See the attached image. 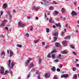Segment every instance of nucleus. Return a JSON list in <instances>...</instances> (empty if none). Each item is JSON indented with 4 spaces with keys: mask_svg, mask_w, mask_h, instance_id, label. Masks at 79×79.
<instances>
[{
    "mask_svg": "<svg viewBox=\"0 0 79 79\" xmlns=\"http://www.w3.org/2000/svg\"><path fill=\"white\" fill-rule=\"evenodd\" d=\"M71 38V36L69 35H68V36H65L64 39H69L70 40V39Z\"/></svg>",
    "mask_w": 79,
    "mask_h": 79,
    "instance_id": "18",
    "label": "nucleus"
},
{
    "mask_svg": "<svg viewBox=\"0 0 79 79\" xmlns=\"http://www.w3.org/2000/svg\"><path fill=\"white\" fill-rule=\"evenodd\" d=\"M34 64L33 63H31L30 64V66H29L30 69L32 68H34Z\"/></svg>",
    "mask_w": 79,
    "mask_h": 79,
    "instance_id": "17",
    "label": "nucleus"
},
{
    "mask_svg": "<svg viewBox=\"0 0 79 79\" xmlns=\"http://www.w3.org/2000/svg\"><path fill=\"white\" fill-rule=\"evenodd\" d=\"M55 45L56 47H60L61 46V45L60 44V43L57 42H56L55 43Z\"/></svg>",
    "mask_w": 79,
    "mask_h": 79,
    "instance_id": "10",
    "label": "nucleus"
},
{
    "mask_svg": "<svg viewBox=\"0 0 79 79\" xmlns=\"http://www.w3.org/2000/svg\"><path fill=\"white\" fill-rule=\"evenodd\" d=\"M48 47V46H46L45 47V48H47Z\"/></svg>",
    "mask_w": 79,
    "mask_h": 79,
    "instance_id": "61",
    "label": "nucleus"
},
{
    "mask_svg": "<svg viewBox=\"0 0 79 79\" xmlns=\"http://www.w3.org/2000/svg\"><path fill=\"white\" fill-rule=\"evenodd\" d=\"M1 70H0L1 71V73L2 74H4V71H5V68L4 67H3V66H2L1 67Z\"/></svg>",
    "mask_w": 79,
    "mask_h": 79,
    "instance_id": "7",
    "label": "nucleus"
},
{
    "mask_svg": "<svg viewBox=\"0 0 79 79\" xmlns=\"http://www.w3.org/2000/svg\"><path fill=\"white\" fill-rule=\"evenodd\" d=\"M28 59H29V60L30 61H31V60H32V59L30 57H29L28 58Z\"/></svg>",
    "mask_w": 79,
    "mask_h": 79,
    "instance_id": "52",
    "label": "nucleus"
},
{
    "mask_svg": "<svg viewBox=\"0 0 79 79\" xmlns=\"http://www.w3.org/2000/svg\"><path fill=\"white\" fill-rule=\"evenodd\" d=\"M32 9L33 10H34L35 9V10H36V7H35V6H33L32 7Z\"/></svg>",
    "mask_w": 79,
    "mask_h": 79,
    "instance_id": "47",
    "label": "nucleus"
},
{
    "mask_svg": "<svg viewBox=\"0 0 79 79\" xmlns=\"http://www.w3.org/2000/svg\"><path fill=\"white\" fill-rule=\"evenodd\" d=\"M53 36H54V42H55L56 41V40H57V39H58L57 37H58V32L57 31L55 32L54 34H53Z\"/></svg>",
    "mask_w": 79,
    "mask_h": 79,
    "instance_id": "2",
    "label": "nucleus"
},
{
    "mask_svg": "<svg viewBox=\"0 0 79 79\" xmlns=\"http://www.w3.org/2000/svg\"><path fill=\"white\" fill-rule=\"evenodd\" d=\"M8 73V70L6 71L5 73L4 74V75H6V74Z\"/></svg>",
    "mask_w": 79,
    "mask_h": 79,
    "instance_id": "39",
    "label": "nucleus"
},
{
    "mask_svg": "<svg viewBox=\"0 0 79 79\" xmlns=\"http://www.w3.org/2000/svg\"><path fill=\"white\" fill-rule=\"evenodd\" d=\"M30 62V60H27L25 62V64L26 66H28L29 65V63Z\"/></svg>",
    "mask_w": 79,
    "mask_h": 79,
    "instance_id": "15",
    "label": "nucleus"
},
{
    "mask_svg": "<svg viewBox=\"0 0 79 79\" xmlns=\"http://www.w3.org/2000/svg\"><path fill=\"white\" fill-rule=\"evenodd\" d=\"M42 45L43 46L45 45V42H42Z\"/></svg>",
    "mask_w": 79,
    "mask_h": 79,
    "instance_id": "51",
    "label": "nucleus"
},
{
    "mask_svg": "<svg viewBox=\"0 0 79 79\" xmlns=\"http://www.w3.org/2000/svg\"><path fill=\"white\" fill-rule=\"evenodd\" d=\"M7 13L9 15H11V10L8 11Z\"/></svg>",
    "mask_w": 79,
    "mask_h": 79,
    "instance_id": "38",
    "label": "nucleus"
},
{
    "mask_svg": "<svg viewBox=\"0 0 79 79\" xmlns=\"http://www.w3.org/2000/svg\"><path fill=\"white\" fill-rule=\"evenodd\" d=\"M5 29H6V30H7V32H9V31H8V27H6L5 28Z\"/></svg>",
    "mask_w": 79,
    "mask_h": 79,
    "instance_id": "45",
    "label": "nucleus"
},
{
    "mask_svg": "<svg viewBox=\"0 0 79 79\" xmlns=\"http://www.w3.org/2000/svg\"><path fill=\"white\" fill-rule=\"evenodd\" d=\"M56 52V49H54L52 51L51 53L49 52L48 55H47V57L48 58H51V54H52L53 53H55Z\"/></svg>",
    "mask_w": 79,
    "mask_h": 79,
    "instance_id": "3",
    "label": "nucleus"
},
{
    "mask_svg": "<svg viewBox=\"0 0 79 79\" xmlns=\"http://www.w3.org/2000/svg\"><path fill=\"white\" fill-rule=\"evenodd\" d=\"M16 46L17 47H19V48H21L23 47V46H22L21 44H17Z\"/></svg>",
    "mask_w": 79,
    "mask_h": 79,
    "instance_id": "27",
    "label": "nucleus"
},
{
    "mask_svg": "<svg viewBox=\"0 0 79 79\" xmlns=\"http://www.w3.org/2000/svg\"><path fill=\"white\" fill-rule=\"evenodd\" d=\"M30 31H33V28H32V27L31 28H30Z\"/></svg>",
    "mask_w": 79,
    "mask_h": 79,
    "instance_id": "54",
    "label": "nucleus"
},
{
    "mask_svg": "<svg viewBox=\"0 0 79 79\" xmlns=\"http://www.w3.org/2000/svg\"><path fill=\"white\" fill-rule=\"evenodd\" d=\"M77 3V2H74V5H76Z\"/></svg>",
    "mask_w": 79,
    "mask_h": 79,
    "instance_id": "64",
    "label": "nucleus"
},
{
    "mask_svg": "<svg viewBox=\"0 0 79 79\" xmlns=\"http://www.w3.org/2000/svg\"><path fill=\"white\" fill-rule=\"evenodd\" d=\"M38 79H40V75L38 77Z\"/></svg>",
    "mask_w": 79,
    "mask_h": 79,
    "instance_id": "58",
    "label": "nucleus"
},
{
    "mask_svg": "<svg viewBox=\"0 0 79 79\" xmlns=\"http://www.w3.org/2000/svg\"><path fill=\"white\" fill-rule=\"evenodd\" d=\"M57 71L58 72H60L61 71V69L59 68H57Z\"/></svg>",
    "mask_w": 79,
    "mask_h": 79,
    "instance_id": "48",
    "label": "nucleus"
},
{
    "mask_svg": "<svg viewBox=\"0 0 79 79\" xmlns=\"http://www.w3.org/2000/svg\"><path fill=\"white\" fill-rule=\"evenodd\" d=\"M54 4H55V5H56V4H57V2L55 1H54Z\"/></svg>",
    "mask_w": 79,
    "mask_h": 79,
    "instance_id": "53",
    "label": "nucleus"
},
{
    "mask_svg": "<svg viewBox=\"0 0 79 79\" xmlns=\"http://www.w3.org/2000/svg\"><path fill=\"white\" fill-rule=\"evenodd\" d=\"M39 40H35L34 41V42L35 44H37L38 42H39Z\"/></svg>",
    "mask_w": 79,
    "mask_h": 79,
    "instance_id": "28",
    "label": "nucleus"
},
{
    "mask_svg": "<svg viewBox=\"0 0 79 79\" xmlns=\"http://www.w3.org/2000/svg\"><path fill=\"white\" fill-rule=\"evenodd\" d=\"M13 13H16V10H13Z\"/></svg>",
    "mask_w": 79,
    "mask_h": 79,
    "instance_id": "59",
    "label": "nucleus"
},
{
    "mask_svg": "<svg viewBox=\"0 0 79 79\" xmlns=\"http://www.w3.org/2000/svg\"><path fill=\"white\" fill-rule=\"evenodd\" d=\"M67 53H68V52H67L66 51H64L62 52V54H64V55H66Z\"/></svg>",
    "mask_w": 79,
    "mask_h": 79,
    "instance_id": "23",
    "label": "nucleus"
},
{
    "mask_svg": "<svg viewBox=\"0 0 79 79\" xmlns=\"http://www.w3.org/2000/svg\"><path fill=\"white\" fill-rule=\"evenodd\" d=\"M60 77L61 78H63V77H64L65 78V74L62 75Z\"/></svg>",
    "mask_w": 79,
    "mask_h": 79,
    "instance_id": "40",
    "label": "nucleus"
},
{
    "mask_svg": "<svg viewBox=\"0 0 79 79\" xmlns=\"http://www.w3.org/2000/svg\"><path fill=\"white\" fill-rule=\"evenodd\" d=\"M35 70V69H34V68H33L32 69L30 73L31 72H32V71H34Z\"/></svg>",
    "mask_w": 79,
    "mask_h": 79,
    "instance_id": "49",
    "label": "nucleus"
},
{
    "mask_svg": "<svg viewBox=\"0 0 79 79\" xmlns=\"http://www.w3.org/2000/svg\"><path fill=\"white\" fill-rule=\"evenodd\" d=\"M77 15H78V13H77V12H76L74 11H73L71 14V15H72V16H77Z\"/></svg>",
    "mask_w": 79,
    "mask_h": 79,
    "instance_id": "8",
    "label": "nucleus"
},
{
    "mask_svg": "<svg viewBox=\"0 0 79 79\" xmlns=\"http://www.w3.org/2000/svg\"><path fill=\"white\" fill-rule=\"evenodd\" d=\"M73 77L75 79H76L77 78V75L76 74H75L73 76Z\"/></svg>",
    "mask_w": 79,
    "mask_h": 79,
    "instance_id": "26",
    "label": "nucleus"
},
{
    "mask_svg": "<svg viewBox=\"0 0 79 79\" xmlns=\"http://www.w3.org/2000/svg\"><path fill=\"white\" fill-rule=\"evenodd\" d=\"M6 20H5L3 21L1 25H0V27H3L4 26H5L6 24Z\"/></svg>",
    "mask_w": 79,
    "mask_h": 79,
    "instance_id": "5",
    "label": "nucleus"
},
{
    "mask_svg": "<svg viewBox=\"0 0 79 79\" xmlns=\"http://www.w3.org/2000/svg\"><path fill=\"white\" fill-rule=\"evenodd\" d=\"M70 47L71 48H72V49H75V48L74 47L73 45L71 44L70 45Z\"/></svg>",
    "mask_w": 79,
    "mask_h": 79,
    "instance_id": "33",
    "label": "nucleus"
},
{
    "mask_svg": "<svg viewBox=\"0 0 79 79\" xmlns=\"http://www.w3.org/2000/svg\"><path fill=\"white\" fill-rule=\"evenodd\" d=\"M7 5L6 4V3H4L3 5L2 6V8L4 9V8H6V7H7Z\"/></svg>",
    "mask_w": 79,
    "mask_h": 79,
    "instance_id": "21",
    "label": "nucleus"
},
{
    "mask_svg": "<svg viewBox=\"0 0 79 79\" xmlns=\"http://www.w3.org/2000/svg\"><path fill=\"white\" fill-rule=\"evenodd\" d=\"M31 72H30L28 76H27V79H28V78H29V77H30V76H31Z\"/></svg>",
    "mask_w": 79,
    "mask_h": 79,
    "instance_id": "34",
    "label": "nucleus"
},
{
    "mask_svg": "<svg viewBox=\"0 0 79 79\" xmlns=\"http://www.w3.org/2000/svg\"><path fill=\"white\" fill-rule=\"evenodd\" d=\"M52 57L53 59L55 58V54H53L52 55Z\"/></svg>",
    "mask_w": 79,
    "mask_h": 79,
    "instance_id": "31",
    "label": "nucleus"
},
{
    "mask_svg": "<svg viewBox=\"0 0 79 79\" xmlns=\"http://www.w3.org/2000/svg\"><path fill=\"white\" fill-rule=\"evenodd\" d=\"M43 2L44 5L45 6H48V5H49V3H48V2L47 0H43Z\"/></svg>",
    "mask_w": 79,
    "mask_h": 79,
    "instance_id": "4",
    "label": "nucleus"
},
{
    "mask_svg": "<svg viewBox=\"0 0 79 79\" xmlns=\"http://www.w3.org/2000/svg\"><path fill=\"white\" fill-rule=\"evenodd\" d=\"M69 77V75L68 74H65V78H67Z\"/></svg>",
    "mask_w": 79,
    "mask_h": 79,
    "instance_id": "36",
    "label": "nucleus"
},
{
    "mask_svg": "<svg viewBox=\"0 0 79 79\" xmlns=\"http://www.w3.org/2000/svg\"><path fill=\"white\" fill-rule=\"evenodd\" d=\"M45 77L46 78H47V77H50V73H46L45 75Z\"/></svg>",
    "mask_w": 79,
    "mask_h": 79,
    "instance_id": "13",
    "label": "nucleus"
},
{
    "mask_svg": "<svg viewBox=\"0 0 79 79\" xmlns=\"http://www.w3.org/2000/svg\"><path fill=\"white\" fill-rule=\"evenodd\" d=\"M60 35H61V36H63V32H62Z\"/></svg>",
    "mask_w": 79,
    "mask_h": 79,
    "instance_id": "55",
    "label": "nucleus"
},
{
    "mask_svg": "<svg viewBox=\"0 0 79 79\" xmlns=\"http://www.w3.org/2000/svg\"><path fill=\"white\" fill-rule=\"evenodd\" d=\"M67 41L66 40L63 41L62 42V44L64 47L67 46V44H66Z\"/></svg>",
    "mask_w": 79,
    "mask_h": 79,
    "instance_id": "11",
    "label": "nucleus"
},
{
    "mask_svg": "<svg viewBox=\"0 0 79 79\" xmlns=\"http://www.w3.org/2000/svg\"><path fill=\"white\" fill-rule=\"evenodd\" d=\"M59 67L60 68H62L63 67V65H62V64H60V65Z\"/></svg>",
    "mask_w": 79,
    "mask_h": 79,
    "instance_id": "50",
    "label": "nucleus"
},
{
    "mask_svg": "<svg viewBox=\"0 0 79 79\" xmlns=\"http://www.w3.org/2000/svg\"><path fill=\"white\" fill-rule=\"evenodd\" d=\"M53 14L54 16H56L57 15H58L59 14V12L56 10H55L54 11Z\"/></svg>",
    "mask_w": 79,
    "mask_h": 79,
    "instance_id": "14",
    "label": "nucleus"
},
{
    "mask_svg": "<svg viewBox=\"0 0 79 79\" xmlns=\"http://www.w3.org/2000/svg\"><path fill=\"white\" fill-rule=\"evenodd\" d=\"M3 14V11H1L0 12V18L1 17V16H2Z\"/></svg>",
    "mask_w": 79,
    "mask_h": 79,
    "instance_id": "37",
    "label": "nucleus"
},
{
    "mask_svg": "<svg viewBox=\"0 0 79 79\" xmlns=\"http://www.w3.org/2000/svg\"><path fill=\"white\" fill-rule=\"evenodd\" d=\"M54 62H55L56 63L57 62H58L59 61V60L58 59L55 60H54Z\"/></svg>",
    "mask_w": 79,
    "mask_h": 79,
    "instance_id": "46",
    "label": "nucleus"
},
{
    "mask_svg": "<svg viewBox=\"0 0 79 79\" xmlns=\"http://www.w3.org/2000/svg\"><path fill=\"white\" fill-rule=\"evenodd\" d=\"M40 7L39 6L36 7V10H39V9H40Z\"/></svg>",
    "mask_w": 79,
    "mask_h": 79,
    "instance_id": "35",
    "label": "nucleus"
},
{
    "mask_svg": "<svg viewBox=\"0 0 79 79\" xmlns=\"http://www.w3.org/2000/svg\"><path fill=\"white\" fill-rule=\"evenodd\" d=\"M72 69L73 71H76V68H72Z\"/></svg>",
    "mask_w": 79,
    "mask_h": 79,
    "instance_id": "42",
    "label": "nucleus"
},
{
    "mask_svg": "<svg viewBox=\"0 0 79 79\" xmlns=\"http://www.w3.org/2000/svg\"><path fill=\"white\" fill-rule=\"evenodd\" d=\"M61 12L62 14H64V13H65V9H64V8H62L61 10Z\"/></svg>",
    "mask_w": 79,
    "mask_h": 79,
    "instance_id": "20",
    "label": "nucleus"
},
{
    "mask_svg": "<svg viewBox=\"0 0 79 79\" xmlns=\"http://www.w3.org/2000/svg\"><path fill=\"white\" fill-rule=\"evenodd\" d=\"M11 60H9L8 61V66H9L10 69V72L11 74H13V72H12V71L11 70V68H13V67H14V66H15V63L13 62L12 61L11 62ZM10 64H11V66H10Z\"/></svg>",
    "mask_w": 79,
    "mask_h": 79,
    "instance_id": "1",
    "label": "nucleus"
},
{
    "mask_svg": "<svg viewBox=\"0 0 79 79\" xmlns=\"http://www.w3.org/2000/svg\"><path fill=\"white\" fill-rule=\"evenodd\" d=\"M45 19H46V18H47V15L45 13Z\"/></svg>",
    "mask_w": 79,
    "mask_h": 79,
    "instance_id": "57",
    "label": "nucleus"
},
{
    "mask_svg": "<svg viewBox=\"0 0 79 79\" xmlns=\"http://www.w3.org/2000/svg\"><path fill=\"white\" fill-rule=\"evenodd\" d=\"M72 53H73V55H75V56H77V55H76V52H72Z\"/></svg>",
    "mask_w": 79,
    "mask_h": 79,
    "instance_id": "41",
    "label": "nucleus"
},
{
    "mask_svg": "<svg viewBox=\"0 0 79 79\" xmlns=\"http://www.w3.org/2000/svg\"><path fill=\"white\" fill-rule=\"evenodd\" d=\"M49 22L50 23H54V21L53 20H52V18H51L49 19Z\"/></svg>",
    "mask_w": 79,
    "mask_h": 79,
    "instance_id": "19",
    "label": "nucleus"
},
{
    "mask_svg": "<svg viewBox=\"0 0 79 79\" xmlns=\"http://www.w3.org/2000/svg\"><path fill=\"white\" fill-rule=\"evenodd\" d=\"M53 79H58V78L56 77V75H54Z\"/></svg>",
    "mask_w": 79,
    "mask_h": 79,
    "instance_id": "43",
    "label": "nucleus"
},
{
    "mask_svg": "<svg viewBox=\"0 0 79 79\" xmlns=\"http://www.w3.org/2000/svg\"><path fill=\"white\" fill-rule=\"evenodd\" d=\"M55 25L57 27H61V23H59L58 24L56 23Z\"/></svg>",
    "mask_w": 79,
    "mask_h": 79,
    "instance_id": "12",
    "label": "nucleus"
},
{
    "mask_svg": "<svg viewBox=\"0 0 79 79\" xmlns=\"http://www.w3.org/2000/svg\"><path fill=\"white\" fill-rule=\"evenodd\" d=\"M76 66L77 67H78V66H79V64H76Z\"/></svg>",
    "mask_w": 79,
    "mask_h": 79,
    "instance_id": "60",
    "label": "nucleus"
},
{
    "mask_svg": "<svg viewBox=\"0 0 79 79\" xmlns=\"http://www.w3.org/2000/svg\"><path fill=\"white\" fill-rule=\"evenodd\" d=\"M25 36L27 37H29V34H28V33H27L25 35Z\"/></svg>",
    "mask_w": 79,
    "mask_h": 79,
    "instance_id": "44",
    "label": "nucleus"
},
{
    "mask_svg": "<svg viewBox=\"0 0 79 79\" xmlns=\"http://www.w3.org/2000/svg\"><path fill=\"white\" fill-rule=\"evenodd\" d=\"M54 7H52V6H51V7H50L49 10H53L54 9Z\"/></svg>",
    "mask_w": 79,
    "mask_h": 79,
    "instance_id": "30",
    "label": "nucleus"
},
{
    "mask_svg": "<svg viewBox=\"0 0 79 79\" xmlns=\"http://www.w3.org/2000/svg\"><path fill=\"white\" fill-rule=\"evenodd\" d=\"M39 64H40L42 62V59H40V58H39V59L38 60Z\"/></svg>",
    "mask_w": 79,
    "mask_h": 79,
    "instance_id": "32",
    "label": "nucleus"
},
{
    "mask_svg": "<svg viewBox=\"0 0 79 79\" xmlns=\"http://www.w3.org/2000/svg\"><path fill=\"white\" fill-rule=\"evenodd\" d=\"M10 54L9 55V57L10 58L12 57L13 56V52L11 51V50H10L9 51Z\"/></svg>",
    "mask_w": 79,
    "mask_h": 79,
    "instance_id": "9",
    "label": "nucleus"
},
{
    "mask_svg": "<svg viewBox=\"0 0 79 79\" xmlns=\"http://www.w3.org/2000/svg\"><path fill=\"white\" fill-rule=\"evenodd\" d=\"M9 19H10V22H11V20H12V15H9Z\"/></svg>",
    "mask_w": 79,
    "mask_h": 79,
    "instance_id": "24",
    "label": "nucleus"
},
{
    "mask_svg": "<svg viewBox=\"0 0 79 79\" xmlns=\"http://www.w3.org/2000/svg\"><path fill=\"white\" fill-rule=\"evenodd\" d=\"M51 70H52V71H56V68H55V67L53 66L51 68Z\"/></svg>",
    "mask_w": 79,
    "mask_h": 79,
    "instance_id": "22",
    "label": "nucleus"
},
{
    "mask_svg": "<svg viewBox=\"0 0 79 79\" xmlns=\"http://www.w3.org/2000/svg\"><path fill=\"white\" fill-rule=\"evenodd\" d=\"M27 18L28 19H31V17L30 16H28L27 17Z\"/></svg>",
    "mask_w": 79,
    "mask_h": 79,
    "instance_id": "62",
    "label": "nucleus"
},
{
    "mask_svg": "<svg viewBox=\"0 0 79 79\" xmlns=\"http://www.w3.org/2000/svg\"><path fill=\"white\" fill-rule=\"evenodd\" d=\"M36 19L37 20H38V19H39V18L38 17H36Z\"/></svg>",
    "mask_w": 79,
    "mask_h": 79,
    "instance_id": "63",
    "label": "nucleus"
},
{
    "mask_svg": "<svg viewBox=\"0 0 79 79\" xmlns=\"http://www.w3.org/2000/svg\"><path fill=\"white\" fill-rule=\"evenodd\" d=\"M1 54L2 56H5V52L4 51L1 52Z\"/></svg>",
    "mask_w": 79,
    "mask_h": 79,
    "instance_id": "25",
    "label": "nucleus"
},
{
    "mask_svg": "<svg viewBox=\"0 0 79 79\" xmlns=\"http://www.w3.org/2000/svg\"><path fill=\"white\" fill-rule=\"evenodd\" d=\"M53 28H54L55 29V28H56V26L55 25H53Z\"/></svg>",
    "mask_w": 79,
    "mask_h": 79,
    "instance_id": "56",
    "label": "nucleus"
},
{
    "mask_svg": "<svg viewBox=\"0 0 79 79\" xmlns=\"http://www.w3.org/2000/svg\"><path fill=\"white\" fill-rule=\"evenodd\" d=\"M18 25L19 26H21L22 27H24L26 26L25 24H23L21 22H19L18 24Z\"/></svg>",
    "mask_w": 79,
    "mask_h": 79,
    "instance_id": "6",
    "label": "nucleus"
},
{
    "mask_svg": "<svg viewBox=\"0 0 79 79\" xmlns=\"http://www.w3.org/2000/svg\"><path fill=\"white\" fill-rule=\"evenodd\" d=\"M46 32L47 33H48L50 32V29L49 28H46Z\"/></svg>",
    "mask_w": 79,
    "mask_h": 79,
    "instance_id": "29",
    "label": "nucleus"
},
{
    "mask_svg": "<svg viewBox=\"0 0 79 79\" xmlns=\"http://www.w3.org/2000/svg\"><path fill=\"white\" fill-rule=\"evenodd\" d=\"M61 54H59L58 56L57 57V59H60V60H62V58H61Z\"/></svg>",
    "mask_w": 79,
    "mask_h": 79,
    "instance_id": "16",
    "label": "nucleus"
}]
</instances>
